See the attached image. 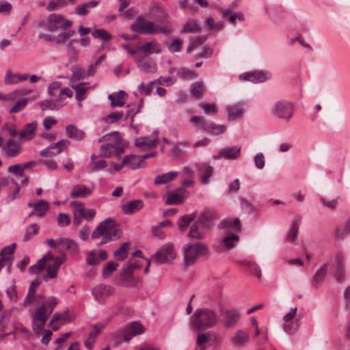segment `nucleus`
I'll return each mask as SVG.
<instances>
[{
	"mask_svg": "<svg viewBox=\"0 0 350 350\" xmlns=\"http://www.w3.org/2000/svg\"><path fill=\"white\" fill-rule=\"evenodd\" d=\"M217 338V335L214 332L208 333H202L198 335L197 344L199 345L206 343L208 340H215Z\"/></svg>",
	"mask_w": 350,
	"mask_h": 350,
	"instance_id": "603ef678",
	"label": "nucleus"
},
{
	"mask_svg": "<svg viewBox=\"0 0 350 350\" xmlns=\"http://www.w3.org/2000/svg\"><path fill=\"white\" fill-rule=\"evenodd\" d=\"M191 122L200 126V129L206 132L210 133L215 135H219L225 133L226 126L222 124H215L213 122H207L204 118L200 116H193Z\"/></svg>",
	"mask_w": 350,
	"mask_h": 350,
	"instance_id": "0eeeda50",
	"label": "nucleus"
},
{
	"mask_svg": "<svg viewBox=\"0 0 350 350\" xmlns=\"http://www.w3.org/2000/svg\"><path fill=\"white\" fill-rule=\"evenodd\" d=\"M300 320L295 319L283 322V329L288 334H294L299 329Z\"/></svg>",
	"mask_w": 350,
	"mask_h": 350,
	"instance_id": "ea45409f",
	"label": "nucleus"
},
{
	"mask_svg": "<svg viewBox=\"0 0 350 350\" xmlns=\"http://www.w3.org/2000/svg\"><path fill=\"white\" fill-rule=\"evenodd\" d=\"M70 143L68 139H62L56 143H53L47 148L43 149L40 154L42 157H53L66 148L70 145Z\"/></svg>",
	"mask_w": 350,
	"mask_h": 350,
	"instance_id": "f8f14e48",
	"label": "nucleus"
},
{
	"mask_svg": "<svg viewBox=\"0 0 350 350\" xmlns=\"http://www.w3.org/2000/svg\"><path fill=\"white\" fill-rule=\"evenodd\" d=\"M16 243H12L2 249L0 252V262L3 265H7L10 260V256L13 254L15 251Z\"/></svg>",
	"mask_w": 350,
	"mask_h": 350,
	"instance_id": "58836bf2",
	"label": "nucleus"
},
{
	"mask_svg": "<svg viewBox=\"0 0 350 350\" xmlns=\"http://www.w3.org/2000/svg\"><path fill=\"white\" fill-rule=\"evenodd\" d=\"M57 241L59 246H62L72 252H75L78 250L77 243L72 239L59 238L57 239Z\"/></svg>",
	"mask_w": 350,
	"mask_h": 350,
	"instance_id": "a19ab883",
	"label": "nucleus"
},
{
	"mask_svg": "<svg viewBox=\"0 0 350 350\" xmlns=\"http://www.w3.org/2000/svg\"><path fill=\"white\" fill-rule=\"evenodd\" d=\"M36 128V122L27 124L24 129L20 133V137L25 140L31 139L35 136Z\"/></svg>",
	"mask_w": 350,
	"mask_h": 350,
	"instance_id": "e433bc0d",
	"label": "nucleus"
},
{
	"mask_svg": "<svg viewBox=\"0 0 350 350\" xmlns=\"http://www.w3.org/2000/svg\"><path fill=\"white\" fill-rule=\"evenodd\" d=\"M198 172L202 174L201 182L204 185H206L209 182V178L213 175V168L208 163L201 162L196 165Z\"/></svg>",
	"mask_w": 350,
	"mask_h": 350,
	"instance_id": "4be33fe9",
	"label": "nucleus"
},
{
	"mask_svg": "<svg viewBox=\"0 0 350 350\" xmlns=\"http://www.w3.org/2000/svg\"><path fill=\"white\" fill-rule=\"evenodd\" d=\"M121 136L118 131H113L107 133L98 139V142L103 143L100 148V154L104 157H110L114 147L121 143Z\"/></svg>",
	"mask_w": 350,
	"mask_h": 350,
	"instance_id": "39448f33",
	"label": "nucleus"
},
{
	"mask_svg": "<svg viewBox=\"0 0 350 350\" xmlns=\"http://www.w3.org/2000/svg\"><path fill=\"white\" fill-rule=\"evenodd\" d=\"M68 5L66 0H55L51 1L46 7V10L49 12L55 10L58 8L65 7Z\"/></svg>",
	"mask_w": 350,
	"mask_h": 350,
	"instance_id": "bf43d9fd",
	"label": "nucleus"
},
{
	"mask_svg": "<svg viewBox=\"0 0 350 350\" xmlns=\"http://www.w3.org/2000/svg\"><path fill=\"white\" fill-rule=\"evenodd\" d=\"M345 254L341 252H337L334 255V268H345Z\"/></svg>",
	"mask_w": 350,
	"mask_h": 350,
	"instance_id": "13d9d810",
	"label": "nucleus"
},
{
	"mask_svg": "<svg viewBox=\"0 0 350 350\" xmlns=\"http://www.w3.org/2000/svg\"><path fill=\"white\" fill-rule=\"evenodd\" d=\"M239 235L235 234H230L226 236L223 239V245L225 248L228 250L232 248L239 241Z\"/></svg>",
	"mask_w": 350,
	"mask_h": 350,
	"instance_id": "8fccbe9b",
	"label": "nucleus"
},
{
	"mask_svg": "<svg viewBox=\"0 0 350 350\" xmlns=\"http://www.w3.org/2000/svg\"><path fill=\"white\" fill-rule=\"evenodd\" d=\"M130 246L129 242H125L121 245V246L114 252L113 256L118 260H124L128 256V250Z\"/></svg>",
	"mask_w": 350,
	"mask_h": 350,
	"instance_id": "37998d69",
	"label": "nucleus"
},
{
	"mask_svg": "<svg viewBox=\"0 0 350 350\" xmlns=\"http://www.w3.org/2000/svg\"><path fill=\"white\" fill-rule=\"evenodd\" d=\"M241 147L237 146H230L221 149L217 154L213 156V159L218 160L224 159L227 160H235L240 157Z\"/></svg>",
	"mask_w": 350,
	"mask_h": 350,
	"instance_id": "4468645a",
	"label": "nucleus"
},
{
	"mask_svg": "<svg viewBox=\"0 0 350 350\" xmlns=\"http://www.w3.org/2000/svg\"><path fill=\"white\" fill-rule=\"evenodd\" d=\"M199 30L200 27L194 21H189L184 25L183 28L180 30V33H196L199 31Z\"/></svg>",
	"mask_w": 350,
	"mask_h": 350,
	"instance_id": "6e6d98bb",
	"label": "nucleus"
},
{
	"mask_svg": "<svg viewBox=\"0 0 350 350\" xmlns=\"http://www.w3.org/2000/svg\"><path fill=\"white\" fill-rule=\"evenodd\" d=\"M92 193V191L91 189L87 187L84 185L79 184L73 187L70 192V196L72 198H83L90 196Z\"/></svg>",
	"mask_w": 350,
	"mask_h": 350,
	"instance_id": "c756f323",
	"label": "nucleus"
},
{
	"mask_svg": "<svg viewBox=\"0 0 350 350\" xmlns=\"http://www.w3.org/2000/svg\"><path fill=\"white\" fill-rule=\"evenodd\" d=\"M301 216H297L295 218V220L293 221V224H291L289 230L288 232V234L286 235V239L289 241H295L297 239V234H298V230L299 228V226L301 224Z\"/></svg>",
	"mask_w": 350,
	"mask_h": 350,
	"instance_id": "f704fd0d",
	"label": "nucleus"
},
{
	"mask_svg": "<svg viewBox=\"0 0 350 350\" xmlns=\"http://www.w3.org/2000/svg\"><path fill=\"white\" fill-rule=\"evenodd\" d=\"M44 262L42 259H40L39 260L37 261V262L35 265H31V267H29V272L33 274L38 273L42 269H44Z\"/></svg>",
	"mask_w": 350,
	"mask_h": 350,
	"instance_id": "774afa93",
	"label": "nucleus"
},
{
	"mask_svg": "<svg viewBox=\"0 0 350 350\" xmlns=\"http://www.w3.org/2000/svg\"><path fill=\"white\" fill-rule=\"evenodd\" d=\"M70 86L75 90V98L78 101H81L85 98V93L89 90L90 87L88 83L85 82H81L75 83L72 82V79H70Z\"/></svg>",
	"mask_w": 350,
	"mask_h": 350,
	"instance_id": "cd10ccee",
	"label": "nucleus"
},
{
	"mask_svg": "<svg viewBox=\"0 0 350 350\" xmlns=\"http://www.w3.org/2000/svg\"><path fill=\"white\" fill-rule=\"evenodd\" d=\"M205 90V87L202 82L197 81L191 84L190 91L194 97L196 98H201Z\"/></svg>",
	"mask_w": 350,
	"mask_h": 350,
	"instance_id": "49530a36",
	"label": "nucleus"
},
{
	"mask_svg": "<svg viewBox=\"0 0 350 350\" xmlns=\"http://www.w3.org/2000/svg\"><path fill=\"white\" fill-rule=\"evenodd\" d=\"M64 105L63 98H57L55 99L49 98L43 100L40 103V109L42 111H57L61 109Z\"/></svg>",
	"mask_w": 350,
	"mask_h": 350,
	"instance_id": "5701e85b",
	"label": "nucleus"
},
{
	"mask_svg": "<svg viewBox=\"0 0 350 350\" xmlns=\"http://www.w3.org/2000/svg\"><path fill=\"white\" fill-rule=\"evenodd\" d=\"M114 288L107 284H99L92 289V294L95 300L99 303H105L108 297L113 295Z\"/></svg>",
	"mask_w": 350,
	"mask_h": 350,
	"instance_id": "ddd939ff",
	"label": "nucleus"
},
{
	"mask_svg": "<svg viewBox=\"0 0 350 350\" xmlns=\"http://www.w3.org/2000/svg\"><path fill=\"white\" fill-rule=\"evenodd\" d=\"M115 221L107 218L100 222L96 229L92 233V239H98L102 237L101 241L98 244V246L116 240L120 237V230L115 227Z\"/></svg>",
	"mask_w": 350,
	"mask_h": 350,
	"instance_id": "f03ea898",
	"label": "nucleus"
},
{
	"mask_svg": "<svg viewBox=\"0 0 350 350\" xmlns=\"http://www.w3.org/2000/svg\"><path fill=\"white\" fill-rule=\"evenodd\" d=\"M125 92L123 90H120L118 92L117 96H114L112 94L108 96V99L111 101V107H122L124 105V97Z\"/></svg>",
	"mask_w": 350,
	"mask_h": 350,
	"instance_id": "a18cd8bd",
	"label": "nucleus"
},
{
	"mask_svg": "<svg viewBox=\"0 0 350 350\" xmlns=\"http://www.w3.org/2000/svg\"><path fill=\"white\" fill-rule=\"evenodd\" d=\"M188 196V191L183 187H179L168 196L165 203L168 205L181 203Z\"/></svg>",
	"mask_w": 350,
	"mask_h": 350,
	"instance_id": "412c9836",
	"label": "nucleus"
},
{
	"mask_svg": "<svg viewBox=\"0 0 350 350\" xmlns=\"http://www.w3.org/2000/svg\"><path fill=\"white\" fill-rule=\"evenodd\" d=\"M328 263H324L315 273L311 280V285L313 288H317L323 282L327 271Z\"/></svg>",
	"mask_w": 350,
	"mask_h": 350,
	"instance_id": "bb28decb",
	"label": "nucleus"
},
{
	"mask_svg": "<svg viewBox=\"0 0 350 350\" xmlns=\"http://www.w3.org/2000/svg\"><path fill=\"white\" fill-rule=\"evenodd\" d=\"M205 220L206 216L204 214H202L198 220L191 225L189 232V237L190 238L202 239L204 237V232L200 229V226Z\"/></svg>",
	"mask_w": 350,
	"mask_h": 350,
	"instance_id": "aec40b11",
	"label": "nucleus"
},
{
	"mask_svg": "<svg viewBox=\"0 0 350 350\" xmlns=\"http://www.w3.org/2000/svg\"><path fill=\"white\" fill-rule=\"evenodd\" d=\"M71 25V21L65 18L62 14H51L47 18V29L51 32L58 29L66 30Z\"/></svg>",
	"mask_w": 350,
	"mask_h": 350,
	"instance_id": "6e6552de",
	"label": "nucleus"
},
{
	"mask_svg": "<svg viewBox=\"0 0 350 350\" xmlns=\"http://www.w3.org/2000/svg\"><path fill=\"white\" fill-rule=\"evenodd\" d=\"M51 314L47 310L46 305L39 306L32 315V329L36 335H40Z\"/></svg>",
	"mask_w": 350,
	"mask_h": 350,
	"instance_id": "423d86ee",
	"label": "nucleus"
},
{
	"mask_svg": "<svg viewBox=\"0 0 350 350\" xmlns=\"http://www.w3.org/2000/svg\"><path fill=\"white\" fill-rule=\"evenodd\" d=\"M177 74L183 79H193L197 77V74L194 71L187 68H180L177 71Z\"/></svg>",
	"mask_w": 350,
	"mask_h": 350,
	"instance_id": "5fc2aeb1",
	"label": "nucleus"
},
{
	"mask_svg": "<svg viewBox=\"0 0 350 350\" xmlns=\"http://www.w3.org/2000/svg\"><path fill=\"white\" fill-rule=\"evenodd\" d=\"M72 321V317L69 314L68 311H65L63 313L55 312L53 315L48 325L51 326L52 324L55 323H58L59 324H65L71 322Z\"/></svg>",
	"mask_w": 350,
	"mask_h": 350,
	"instance_id": "72a5a7b5",
	"label": "nucleus"
},
{
	"mask_svg": "<svg viewBox=\"0 0 350 350\" xmlns=\"http://www.w3.org/2000/svg\"><path fill=\"white\" fill-rule=\"evenodd\" d=\"M220 226L224 228L234 229L238 231L241 230V226L240 220L238 218L225 219L221 222Z\"/></svg>",
	"mask_w": 350,
	"mask_h": 350,
	"instance_id": "79ce46f5",
	"label": "nucleus"
},
{
	"mask_svg": "<svg viewBox=\"0 0 350 350\" xmlns=\"http://www.w3.org/2000/svg\"><path fill=\"white\" fill-rule=\"evenodd\" d=\"M254 164L256 168L258 170H262L265 165V156L263 153L258 152L257 153L254 158Z\"/></svg>",
	"mask_w": 350,
	"mask_h": 350,
	"instance_id": "69168bd1",
	"label": "nucleus"
},
{
	"mask_svg": "<svg viewBox=\"0 0 350 350\" xmlns=\"http://www.w3.org/2000/svg\"><path fill=\"white\" fill-rule=\"evenodd\" d=\"M143 332V326L139 323L135 321L125 327L123 333V338L126 342H129L134 336L141 334Z\"/></svg>",
	"mask_w": 350,
	"mask_h": 350,
	"instance_id": "6ab92c4d",
	"label": "nucleus"
},
{
	"mask_svg": "<svg viewBox=\"0 0 350 350\" xmlns=\"http://www.w3.org/2000/svg\"><path fill=\"white\" fill-rule=\"evenodd\" d=\"M96 155L95 154H92L91 155V165L92 167L90 169V172H94L96 171H98L104 169L107 166V162L104 159H100L98 161H96Z\"/></svg>",
	"mask_w": 350,
	"mask_h": 350,
	"instance_id": "de8ad7c7",
	"label": "nucleus"
},
{
	"mask_svg": "<svg viewBox=\"0 0 350 350\" xmlns=\"http://www.w3.org/2000/svg\"><path fill=\"white\" fill-rule=\"evenodd\" d=\"M49 208V204L47 201L39 200L36 202L33 206V211L29 213V217L33 215H36L39 217H42L45 215Z\"/></svg>",
	"mask_w": 350,
	"mask_h": 350,
	"instance_id": "473e14b6",
	"label": "nucleus"
},
{
	"mask_svg": "<svg viewBox=\"0 0 350 350\" xmlns=\"http://www.w3.org/2000/svg\"><path fill=\"white\" fill-rule=\"evenodd\" d=\"M40 226L36 223L31 224L26 228L25 233L23 237V241H28L33 236L38 233Z\"/></svg>",
	"mask_w": 350,
	"mask_h": 350,
	"instance_id": "3c124183",
	"label": "nucleus"
},
{
	"mask_svg": "<svg viewBox=\"0 0 350 350\" xmlns=\"http://www.w3.org/2000/svg\"><path fill=\"white\" fill-rule=\"evenodd\" d=\"M271 111L275 118L288 122L293 116L295 105L288 100H280L274 103Z\"/></svg>",
	"mask_w": 350,
	"mask_h": 350,
	"instance_id": "20e7f679",
	"label": "nucleus"
},
{
	"mask_svg": "<svg viewBox=\"0 0 350 350\" xmlns=\"http://www.w3.org/2000/svg\"><path fill=\"white\" fill-rule=\"evenodd\" d=\"M143 206L144 202L142 200L137 199L123 204L121 206V209L125 215H131L142 209Z\"/></svg>",
	"mask_w": 350,
	"mask_h": 350,
	"instance_id": "b1692460",
	"label": "nucleus"
},
{
	"mask_svg": "<svg viewBox=\"0 0 350 350\" xmlns=\"http://www.w3.org/2000/svg\"><path fill=\"white\" fill-rule=\"evenodd\" d=\"M178 175L177 171H171L165 174L157 175L154 180V183L155 185L166 184L173 180H174Z\"/></svg>",
	"mask_w": 350,
	"mask_h": 350,
	"instance_id": "c9c22d12",
	"label": "nucleus"
},
{
	"mask_svg": "<svg viewBox=\"0 0 350 350\" xmlns=\"http://www.w3.org/2000/svg\"><path fill=\"white\" fill-rule=\"evenodd\" d=\"M157 141V138L150 139L148 136L139 137L135 139V145L142 150H148L154 147Z\"/></svg>",
	"mask_w": 350,
	"mask_h": 350,
	"instance_id": "7c9ffc66",
	"label": "nucleus"
},
{
	"mask_svg": "<svg viewBox=\"0 0 350 350\" xmlns=\"http://www.w3.org/2000/svg\"><path fill=\"white\" fill-rule=\"evenodd\" d=\"M28 103V99L27 98H22L19 99L14 106H12L10 109V112L11 113H18L21 111H22L27 105Z\"/></svg>",
	"mask_w": 350,
	"mask_h": 350,
	"instance_id": "052dcab7",
	"label": "nucleus"
},
{
	"mask_svg": "<svg viewBox=\"0 0 350 350\" xmlns=\"http://www.w3.org/2000/svg\"><path fill=\"white\" fill-rule=\"evenodd\" d=\"M8 171L18 177L24 176V171L20 164L10 165Z\"/></svg>",
	"mask_w": 350,
	"mask_h": 350,
	"instance_id": "338daca9",
	"label": "nucleus"
},
{
	"mask_svg": "<svg viewBox=\"0 0 350 350\" xmlns=\"http://www.w3.org/2000/svg\"><path fill=\"white\" fill-rule=\"evenodd\" d=\"M250 340L249 334L247 332L241 329L237 330L231 339V345L233 347H243Z\"/></svg>",
	"mask_w": 350,
	"mask_h": 350,
	"instance_id": "a878e982",
	"label": "nucleus"
},
{
	"mask_svg": "<svg viewBox=\"0 0 350 350\" xmlns=\"http://www.w3.org/2000/svg\"><path fill=\"white\" fill-rule=\"evenodd\" d=\"M221 314L224 325L228 327L235 326L241 317L239 311L234 308L223 309Z\"/></svg>",
	"mask_w": 350,
	"mask_h": 350,
	"instance_id": "2eb2a0df",
	"label": "nucleus"
},
{
	"mask_svg": "<svg viewBox=\"0 0 350 350\" xmlns=\"http://www.w3.org/2000/svg\"><path fill=\"white\" fill-rule=\"evenodd\" d=\"M2 151L8 157H16L22 152V146L19 142L10 139L3 146Z\"/></svg>",
	"mask_w": 350,
	"mask_h": 350,
	"instance_id": "f3484780",
	"label": "nucleus"
},
{
	"mask_svg": "<svg viewBox=\"0 0 350 350\" xmlns=\"http://www.w3.org/2000/svg\"><path fill=\"white\" fill-rule=\"evenodd\" d=\"M118 267V263L113 262H109L105 267L103 270V276L106 278L109 277L113 271L116 270Z\"/></svg>",
	"mask_w": 350,
	"mask_h": 350,
	"instance_id": "0e129e2a",
	"label": "nucleus"
},
{
	"mask_svg": "<svg viewBox=\"0 0 350 350\" xmlns=\"http://www.w3.org/2000/svg\"><path fill=\"white\" fill-rule=\"evenodd\" d=\"M141 163L142 159L135 155L128 154L123 158V163H126V166H128L132 170L139 168L141 165Z\"/></svg>",
	"mask_w": 350,
	"mask_h": 350,
	"instance_id": "4c0bfd02",
	"label": "nucleus"
},
{
	"mask_svg": "<svg viewBox=\"0 0 350 350\" xmlns=\"http://www.w3.org/2000/svg\"><path fill=\"white\" fill-rule=\"evenodd\" d=\"M208 247L202 242L189 243L183 247V265L189 267L194 264L196 260L207 252Z\"/></svg>",
	"mask_w": 350,
	"mask_h": 350,
	"instance_id": "7ed1b4c3",
	"label": "nucleus"
},
{
	"mask_svg": "<svg viewBox=\"0 0 350 350\" xmlns=\"http://www.w3.org/2000/svg\"><path fill=\"white\" fill-rule=\"evenodd\" d=\"M336 241H342L350 235V217L342 224L336 226L333 232Z\"/></svg>",
	"mask_w": 350,
	"mask_h": 350,
	"instance_id": "a211bd4d",
	"label": "nucleus"
},
{
	"mask_svg": "<svg viewBox=\"0 0 350 350\" xmlns=\"http://www.w3.org/2000/svg\"><path fill=\"white\" fill-rule=\"evenodd\" d=\"M183 44V42L180 38H175L173 39L172 42L169 44L168 50L171 53L178 52L180 50Z\"/></svg>",
	"mask_w": 350,
	"mask_h": 350,
	"instance_id": "e2e57ef3",
	"label": "nucleus"
},
{
	"mask_svg": "<svg viewBox=\"0 0 350 350\" xmlns=\"http://www.w3.org/2000/svg\"><path fill=\"white\" fill-rule=\"evenodd\" d=\"M137 67L143 71H145L146 72H153L156 70V65L155 64H150L147 62H142L141 60L137 61Z\"/></svg>",
	"mask_w": 350,
	"mask_h": 350,
	"instance_id": "680f3d73",
	"label": "nucleus"
},
{
	"mask_svg": "<svg viewBox=\"0 0 350 350\" xmlns=\"http://www.w3.org/2000/svg\"><path fill=\"white\" fill-rule=\"evenodd\" d=\"M242 265L251 272L256 273L258 278H260L262 273L260 267L254 261L245 260L242 262Z\"/></svg>",
	"mask_w": 350,
	"mask_h": 350,
	"instance_id": "09e8293b",
	"label": "nucleus"
},
{
	"mask_svg": "<svg viewBox=\"0 0 350 350\" xmlns=\"http://www.w3.org/2000/svg\"><path fill=\"white\" fill-rule=\"evenodd\" d=\"M65 129L66 136L77 141H82L86 136L85 132L83 130L79 129L73 124L67 125Z\"/></svg>",
	"mask_w": 350,
	"mask_h": 350,
	"instance_id": "393cba45",
	"label": "nucleus"
},
{
	"mask_svg": "<svg viewBox=\"0 0 350 350\" xmlns=\"http://www.w3.org/2000/svg\"><path fill=\"white\" fill-rule=\"evenodd\" d=\"M146 56L152 53L159 54L161 53V46L156 41L147 42L138 48Z\"/></svg>",
	"mask_w": 350,
	"mask_h": 350,
	"instance_id": "c85d7f7f",
	"label": "nucleus"
},
{
	"mask_svg": "<svg viewBox=\"0 0 350 350\" xmlns=\"http://www.w3.org/2000/svg\"><path fill=\"white\" fill-rule=\"evenodd\" d=\"M219 314L208 308L196 310L191 318V325L193 329L204 331L215 327L219 322Z\"/></svg>",
	"mask_w": 350,
	"mask_h": 350,
	"instance_id": "f257e3e1",
	"label": "nucleus"
},
{
	"mask_svg": "<svg viewBox=\"0 0 350 350\" xmlns=\"http://www.w3.org/2000/svg\"><path fill=\"white\" fill-rule=\"evenodd\" d=\"M123 116L124 113L122 111L112 112L110 114L105 116V118H103V120L107 124H113L121 120Z\"/></svg>",
	"mask_w": 350,
	"mask_h": 350,
	"instance_id": "4d7b16f0",
	"label": "nucleus"
},
{
	"mask_svg": "<svg viewBox=\"0 0 350 350\" xmlns=\"http://www.w3.org/2000/svg\"><path fill=\"white\" fill-rule=\"evenodd\" d=\"M196 213L186 215L181 217L178 221V228L180 231H185L191 224V222L196 218Z\"/></svg>",
	"mask_w": 350,
	"mask_h": 350,
	"instance_id": "c03bdc74",
	"label": "nucleus"
},
{
	"mask_svg": "<svg viewBox=\"0 0 350 350\" xmlns=\"http://www.w3.org/2000/svg\"><path fill=\"white\" fill-rule=\"evenodd\" d=\"M175 256L174 247L173 244L168 243L163 245L161 248L156 252L152 258L157 264L161 265L173 260L175 258Z\"/></svg>",
	"mask_w": 350,
	"mask_h": 350,
	"instance_id": "1a4fd4ad",
	"label": "nucleus"
},
{
	"mask_svg": "<svg viewBox=\"0 0 350 350\" xmlns=\"http://www.w3.org/2000/svg\"><path fill=\"white\" fill-rule=\"evenodd\" d=\"M226 112L228 121L239 120L244 114V105L241 102L229 105L226 108Z\"/></svg>",
	"mask_w": 350,
	"mask_h": 350,
	"instance_id": "dca6fc26",
	"label": "nucleus"
},
{
	"mask_svg": "<svg viewBox=\"0 0 350 350\" xmlns=\"http://www.w3.org/2000/svg\"><path fill=\"white\" fill-rule=\"evenodd\" d=\"M272 75L265 70H256L241 74L239 79L250 81L253 83H263L270 79Z\"/></svg>",
	"mask_w": 350,
	"mask_h": 350,
	"instance_id": "9b49d317",
	"label": "nucleus"
},
{
	"mask_svg": "<svg viewBox=\"0 0 350 350\" xmlns=\"http://www.w3.org/2000/svg\"><path fill=\"white\" fill-rule=\"evenodd\" d=\"M139 268L140 265H138L137 262L129 263L124 265L123 267L122 273V278L123 281L128 283H131L133 271Z\"/></svg>",
	"mask_w": 350,
	"mask_h": 350,
	"instance_id": "2f4dec72",
	"label": "nucleus"
},
{
	"mask_svg": "<svg viewBox=\"0 0 350 350\" xmlns=\"http://www.w3.org/2000/svg\"><path fill=\"white\" fill-rule=\"evenodd\" d=\"M95 38L100 39L103 41H109L112 38V36L104 29H95L92 33Z\"/></svg>",
	"mask_w": 350,
	"mask_h": 350,
	"instance_id": "864d4df0",
	"label": "nucleus"
},
{
	"mask_svg": "<svg viewBox=\"0 0 350 350\" xmlns=\"http://www.w3.org/2000/svg\"><path fill=\"white\" fill-rule=\"evenodd\" d=\"M155 26L156 25L153 22L139 16L131 26V29L139 33L154 35L155 34Z\"/></svg>",
	"mask_w": 350,
	"mask_h": 350,
	"instance_id": "9d476101",
	"label": "nucleus"
}]
</instances>
